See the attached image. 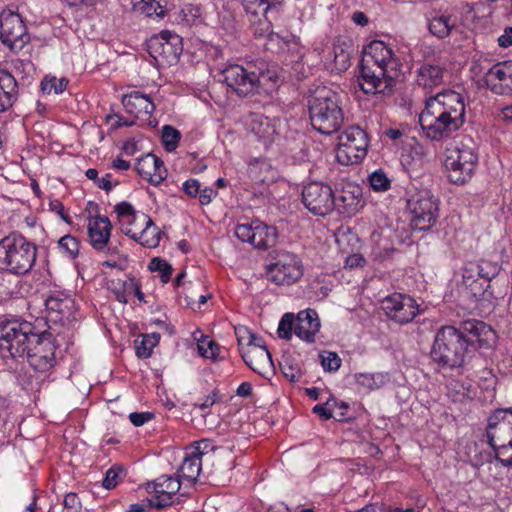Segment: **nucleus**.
Returning <instances> with one entry per match:
<instances>
[{"label": "nucleus", "mask_w": 512, "mask_h": 512, "mask_svg": "<svg viewBox=\"0 0 512 512\" xmlns=\"http://www.w3.org/2000/svg\"><path fill=\"white\" fill-rule=\"evenodd\" d=\"M495 337V332L489 325L475 319L462 322L458 329L443 326L435 335L430 352L431 359L443 368H459L465 362L469 347H490Z\"/></svg>", "instance_id": "nucleus-1"}, {"label": "nucleus", "mask_w": 512, "mask_h": 512, "mask_svg": "<svg viewBox=\"0 0 512 512\" xmlns=\"http://www.w3.org/2000/svg\"><path fill=\"white\" fill-rule=\"evenodd\" d=\"M465 102L461 93L445 90L426 101L419 116L425 135L433 141L450 138L465 123Z\"/></svg>", "instance_id": "nucleus-2"}, {"label": "nucleus", "mask_w": 512, "mask_h": 512, "mask_svg": "<svg viewBox=\"0 0 512 512\" xmlns=\"http://www.w3.org/2000/svg\"><path fill=\"white\" fill-rule=\"evenodd\" d=\"M228 93L240 98L252 97L262 93L268 94L278 82V76L270 70L257 71L254 66L227 63L219 69Z\"/></svg>", "instance_id": "nucleus-3"}, {"label": "nucleus", "mask_w": 512, "mask_h": 512, "mask_svg": "<svg viewBox=\"0 0 512 512\" xmlns=\"http://www.w3.org/2000/svg\"><path fill=\"white\" fill-rule=\"evenodd\" d=\"M352 183L343 178L337 184L336 194L322 182H311L302 190V202L314 215L325 216L336 209L344 218L352 215Z\"/></svg>", "instance_id": "nucleus-4"}, {"label": "nucleus", "mask_w": 512, "mask_h": 512, "mask_svg": "<svg viewBox=\"0 0 512 512\" xmlns=\"http://www.w3.org/2000/svg\"><path fill=\"white\" fill-rule=\"evenodd\" d=\"M310 122L316 131L330 135L343 123V112L337 95L326 86L318 87L308 98Z\"/></svg>", "instance_id": "nucleus-5"}, {"label": "nucleus", "mask_w": 512, "mask_h": 512, "mask_svg": "<svg viewBox=\"0 0 512 512\" xmlns=\"http://www.w3.org/2000/svg\"><path fill=\"white\" fill-rule=\"evenodd\" d=\"M37 257L35 243L13 232L0 240V271L25 275L33 268Z\"/></svg>", "instance_id": "nucleus-6"}, {"label": "nucleus", "mask_w": 512, "mask_h": 512, "mask_svg": "<svg viewBox=\"0 0 512 512\" xmlns=\"http://www.w3.org/2000/svg\"><path fill=\"white\" fill-rule=\"evenodd\" d=\"M40 340L35 324L20 319L0 320V354L3 359L25 358L27 347Z\"/></svg>", "instance_id": "nucleus-7"}, {"label": "nucleus", "mask_w": 512, "mask_h": 512, "mask_svg": "<svg viewBox=\"0 0 512 512\" xmlns=\"http://www.w3.org/2000/svg\"><path fill=\"white\" fill-rule=\"evenodd\" d=\"M488 444L497 460L512 467V408L495 409L488 417L486 427Z\"/></svg>", "instance_id": "nucleus-8"}, {"label": "nucleus", "mask_w": 512, "mask_h": 512, "mask_svg": "<svg viewBox=\"0 0 512 512\" xmlns=\"http://www.w3.org/2000/svg\"><path fill=\"white\" fill-rule=\"evenodd\" d=\"M246 13L253 35L270 42L283 40L273 32L272 22L280 15L284 0H239Z\"/></svg>", "instance_id": "nucleus-9"}, {"label": "nucleus", "mask_w": 512, "mask_h": 512, "mask_svg": "<svg viewBox=\"0 0 512 512\" xmlns=\"http://www.w3.org/2000/svg\"><path fill=\"white\" fill-rule=\"evenodd\" d=\"M478 163L476 145L471 138H464L446 150L444 161L450 182L462 185L468 182Z\"/></svg>", "instance_id": "nucleus-10"}, {"label": "nucleus", "mask_w": 512, "mask_h": 512, "mask_svg": "<svg viewBox=\"0 0 512 512\" xmlns=\"http://www.w3.org/2000/svg\"><path fill=\"white\" fill-rule=\"evenodd\" d=\"M412 215L411 226L415 230L427 231L435 225L439 207L438 200L428 189H421L411 194L407 201Z\"/></svg>", "instance_id": "nucleus-11"}, {"label": "nucleus", "mask_w": 512, "mask_h": 512, "mask_svg": "<svg viewBox=\"0 0 512 512\" xmlns=\"http://www.w3.org/2000/svg\"><path fill=\"white\" fill-rule=\"evenodd\" d=\"M303 276L301 259L294 253L279 251L266 269V277L276 285L290 286Z\"/></svg>", "instance_id": "nucleus-12"}, {"label": "nucleus", "mask_w": 512, "mask_h": 512, "mask_svg": "<svg viewBox=\"0 0 512 512\" xmlns=\"http://www.w3.org/2000/svg\"><path fill=\"white\" fill-rule=\"evenodd\" d=\"M149 53L160 65L176 64L183 52V39L178 34L163 30L148 44Z\"/></svg>", "instance_id": "nucleus-13"}, {"label": "nucleus", "mask_w": 512, "mask_h": 512, "mask_svg": "<svg viewBox=\"0 0 512 512\" xmlns=\"http://www.w3.org/2000/svg\"><path fill=\"white\" fill-rule=\"evenodd\" d=\"M39 337L40 340L33 342V345L27 347L25 358L33 370L44 373L50 370L56 363V345L52 331L39 330Z\"/></svg>", "instance_id": "nucleus-14"}, {"label": "nucleus", "mask_w": 512, "mask_h": 512, "mask_svg": "<svg viewBox=\"0 0 512 512\" xmlns=\"http://www.w3.org/2000/svg\"><path fill=\"white\" fill-rule=\"evenodd\" d=\"M0 39L12 51L21 50L30 37L20 14L11 10L0 13Z\"/></svg>", "instance_id": "nucleus-15"}, {"label": "nucleus", "mask_w": 512, "mask_h": 512, "mask_svg": "<svg viewBox=\"0 0 512 512\" xmlns=\"http://www.w3.org/2000/svg\"><path fill=\"white\" fill-rule=\"evenodd\" d=\"M235 236L242 242L252 244L255 248L266 250L276 244L278 232L276 227L254 220L251 223L237 224Z\"/></svg>", "instance_id": "nucleus-16"}, {"label": "nucleus", "mask_w": 512, "mask_h": 512, "mask_svg": "<svg viewBox=\"0 0 512 512\" xmlns=\"http://www.w3.org/2000/svg\"><path fill=\"white\" fill-rule=\"evenodd\" d=\"M45 312V320L49 331L53 330V326H65L76 319L74 300L62 293L52 294L46 298Z\"/></svg>", "instance_id": "nucleus-17"}, {"label": "nucleus", "mask_w": 512, "mask_h": 512, "mask_svg": "<svg viewBox=\"0 0 512 512\" xmlns=\"http://www.w3.org/2000/svg\"><path fill=\"white\" fill-rule=\"evenodd\" d=\"M386 316L399 324L411 322L419 314V306L411 296L395 293L382 301Z\"/></svg>", "instance_id": "nucleus-18"}, {"label": "nucleus", "mask_w": 512, "mask_h": 512, "mask_svg": "<svg viewBox=\"0 0 512 512\" xmlns=\"http://www.w3.org/2000/svg\"><path fill=\"white\" fill-rule=\"evenodd\" d=\"M364 63L384 68L389 73L396 75L400 66L399 59L393 50L383 41H372L365 49L361 59Z\"/></svg>", "instance_id": "nucleus-19"}, {"label": "nucleus", "mask_w": 512, "mask_h": 512, "mask_svg": "<svg viewBox=\"0 0 512 512\" xmlns=\"http://www.w3.org/2000/svg\"><path fill=\"white\" fill-rule=\"evenodd\" d=\"M395 76L379 66L364 63L362 60L359 63L358 85L365 94L383 92L382 84L391 81Z\"/></svg>", "instance_id": "nucleus-20"}, {"label": "nucleus", "mask_w": 512, "mask_h": 512, "mask_svg": "<svg viewBox=\"0 0 512 512\" xmlns=\"http://www.w3.org/2000/svg\"><path fill=\"white\" fill-rule=\"evenodd\" d=\"M181 481L179 477L174 478L168 475L158 477L147 486L148 492L156 495L150 500L151 507L163 508L172 503V497L180 490Z\"/></svg>", "instance_id": "nucleus-21"}, {"label": "nucleus", "mask_w": 512, "mask_h": 512, "mask_svg": "<svg viewBox=\"0 0 512 512\" xmlns=\"http://www.w3.org/2000/svg\"><path fill=\"white\" fill-rule=\"evenodd\" d=\"M138 217L140 220L138 224H140V228L144 226L143 229H132L131 227H126L122 229V232L144 247L154 248L158 246L161 234L158 227L147 214L140 213Z\"/></svg>", "instance_id": "nucleus-22"}, {"label": "nucleus", "mask_w": 512, "mask_h": 512, "mask_svg": "<svg viewBox=\"0 0 512 512\" xmlns=\"http://www.w3.org/2000/svg\"><path fill=\"white\" fill-rule=\"evenodd\" d=\"M321 322L314 309L302 310L297 314L294 334L306 343H314L319 332Z\"/></svg>", "instance_id": "nucleus-23"}, {"label": "nucleus", "mask_w": 512, "mask_h": 512, "mask_svg": "<svg viewBox=\"0 0 512 512\" xmlns=\"http://www.w3.org/2000/svg\"><path fill=\"white\" fill-rule=\"evenodd\" d=\"M122 104L127 113L141 119H148L155 110L151 97L137 90L123 95Z\"/></svg>", "instance_id": "nucleus-24"}, {"label": "nucleus", "mask_w": 512, "mask_h": 512, "mask_svg": "<svg viewBox=\"0 0 512 512\" xmlns=\"http://www.w3.org/2000/svg\"><path fill=\"white\" fill-rule=\"evenodd\" d=\"M241 357L252 371L261 376H265L274 369L272 356L268 348L242 349Z\"/></svg>", "instance_id": "nucleus-25"}, {"label": "nucleus", "mask_w": 512, "mask_h": 512, "mask_svg": "<svg viewBox=\"0 0 512 512\" xmlns=\"http://www.w3.org/2000/svg\"><path fill=\"white\" fill-rule=\"evenodd\" d=\"M112 224L107 216L90 217L88 222V237L90 244L96 250H103L109 242Z\"/></svg>", "instance_id": "nucleus-26"}, {"label": "nucleus", "mask_w": 512, "mask_h": 512, "mask_svg": "<svg viewBox=\"0 0 512 512\" xmlns=\"http://www.w3.org/2000/svg\"><path fill=\"white\" fill-rule=\"evenodd\" d=\"M501 270V266L498 262L481 260L478 264H470L464 268L463 281L466 286H473L477 284V280L474 279L475 275L485 280L486 282L491 281L495 278Z\"/></svg>", "instance_id": "nucleus-27"}, {"label": "nucleus", "mask_w": 512, "mask_h": 512, "mask_svg": "<svg viewBox=\"0 0 512 512\" xmlns=\"http://www.w3.org/2000/svg\"><path fill=\"white\" fill-rule=\"evenodd\" d=\"M19 87L15 77L7 70L0 69V113L8 111L17 101Z\"/></svg>", "instance_id": "nucleus-28"}, {"label": "nucleus", "mask_w": 512, "mask_h": 512, "mask_svg": "<svg viewBox=\"0 0 512 512\" xmlns=\"http://www.w3.org/2000/svg\"><path fill=\"white\" fill-rule=\"evenodd\" d=\"M445 67L436 62L425 61L417 69V84L424 88H433L443 82Z\"/></svg>", "instance_id": "nucleus-29"}, {"label": "nucleus", "mask_w": 512, "mask_h": 512, "mask_svg": "<svg viewBox=\"0 0 512 512\" xmlns=\"http://www.w3.org/2000/svg\"><path fill=\"white\" fill-rule=\"evenodd\" d=\"M201 16V9L193 4H185L177 7L176 0L173 2V9L167 14V21L181 26L182 28H190Z\"/></svg>", "instance_id": "nucleus-30"}, {"label": "nucleus", "mask_w": 512, "mask_h": 512, "mask_svg": "<svg viewBox=\"0 0 512 512\" xmlns=\"http://www.w3.org/2000/svg\"><path fill=\"white\" fill-rule=\"evenodd\" d=\"M484 80L488 86L496 87L498 84L512 90V61L499 62L484 72Z\"/></svg>", "instance_id": "nucleus-31"}, {"label": "nucleus", "mask_w": 512, "mask_h": 512, "mask_svg": "<svg viewBox=\"0 0 512 512\" xmlns=\"http://www.w3.org/2000/svg\"><path fill=\"white\" fill-rule=\"evenodd\" d=\"M174 0H133L134 10L149 18L164 19L173 9Z\"/></svg>", "instance_id": "nucleus-32"}, {"label": "nucleus", "mask_w": 512, "mask_h": 512, "mask_svg": "<svg viewBox=\"0 0 512 512\" xmlns=\"http://www.w3.org/2000/svg\"><path fill=\"white\" fill-rule=\"evenodd\" d=\"M202 462L196 455L191 452L187 453L178 469L177 476L189 483H195L202 472Z\"/></svg>", "instance_id": "nucleus-33"}, {"label": "nucleus", "mask_w": 512, "mask_h": 512, "mask_svg": "<svg viewBox=\"0 0 512 512\" xmlns=\"http://www.w3.org/2000/svg\"><path fill=\"white\" fill-rule=\"evenodd\" d=\"M389 380L390 377L386 373H360L355 375L359 392L364 393L383 387Z\"/></svg>", "instance_id": "nucleus-34"}, {"label": "nucleus", "mask_w": 512, "mask_h": 512, "mask_svg": "<svg viewBox=\"0 0 512 512\" xmlns=\"http://www.w3.org/2000/svg\"><path fill=\"white\" fill-rule=\"evenodd\" d=\"M454 27L455 21L449 15L435 16L428 24L430 33L439 39L448 37Z\"/></svg>", "instance_id": "nucleus-35"}, {"label": "nucleus", "mask_w": 512, "mask_h": 512, "mask_svg": "<svg viewBox=\"0 0 512 512\" xmlns=\"http://www.w3.org/2000/svg\"><path fill=\"white\" fill-rule=\"evenodd\" d=\"M160 334L151 333L138 337L135 341V352L138 358L147 359L152 355L153 348L159 343Z\"/></svg>", "instance_id": "nucleus-36"}, {"label": "nucleus", "mask_w": 512, "mask_h": 512, "mask_svg": "<svg viewBox=\"0 0 512 512\" xmlns=\"http://www.w3.org/2000/svg\"><path fill=\"white\" fill-rule=\"evenodd\" d=\"M114 211L117 213L121 224V230L123 228L130 227L132 224H138L140 222L138 216L141 212H137L132 204L127 201H122L115 205Z\"/></svg>", "instance_id": "nucleus-37"}, {"label": "nucleus", "mask_w": 512, "mask_h": 512, "mask_svg": "<svg viewBox=\"0 0 512 512\" xmlns=\"http://www.w3.org/2000/svg\"><path fill=\"white\" fill-rule=\"evenodd\" d=\"M197 349L198 353L201 357L206 359H211L213 361H218L220 346L214 340H209L208 336L201 335L199 339H197Z\"/></svg>", "instance_id": "nucleus-38"}, {"label": "nucleus", "mask_w": 512, "mask_h": 512, "mask_svg": "<svg viewBox=\"0 0 512 512\" xmlns=\"http://www.w3.org/2000/svg\"><path fill=\"white\" fill-rule=\"evenodd\" d=\"M280 369L285 378L291 382H297L302 377V371L298 361L291 355H284L280 362Z\"/></svg>", "instance_id": "nucleus-39"}, {"label": "nucleus", "mask_w": 512, "mask_h": 512, "mask_svg": "<svg viewBox=\"0 0 512 512\" xmlns=\"http://www.w3.org/2000/svg\"><path fill=\"white\" fill-rule=\"evenodd\" d=\"M333 407L341 409H350L349 403L339 400L335 397H330L324 404H318L313 407V413L317 414L321 418L328 420L332 418Z\"/></svg>", "instance_id": "nucleus-40"}, {"label": "nucleus", "mask_w": 512, "mask_h": 512, "mask_svg": "<svg viewBox=\"0 0 512 512\" xmlns=\"http://www.w3.org/2000/svg\"><path fill=\"white\" fill-rule=\"evenodd\" d=\"M154 163H160V158L152 153H148L145 156L138 159L136 164V171L145 180H148L152 184L153 167Z\"/></svg>", "instance_id": "nucleus-41"}, {"label": "nucleus", "mask_w": 512, "mask_h": 512, "mask_svg": "<svg viewBox=\"0 0 512 512\" xmlns=\"http://www.w3.org/2000/svg\"><path fill=\"white\" fill-rule=\"evenodd\" d=\"M350 141H352V134L347 131L339 137V143L336 148V160L343 166L352 164Z\"/></svg>", "instance_id": "nucleus-42"}, {"label": "nucleus", "mask_w": 512, "mask_h": 512, "mask_svg": "<svg viewBox=\"0 0 512 512\" xmlns=\"http://www.w3.org/2000/svg\"><path fill=\"white\" fill-rule=\"evenodd\" d=\"M354 150L356 154H354V163L361 162L366 154L369 146V139L367 133L361 129L359 126L354 125Z\"/></svg>", "instance_id": "nucleus-43"}, {"label": "nucleus", "mask_w": 512, "mask_h": 512, "mask_svg": "<svg viewBox=\"0 0 512 512\" xmlns=\"http://www.w3.org/2000/svg\"><path fill=\"white\" fill-rule=\"evenodd\" d=\"M80 243L76 237L67 234L58 241V249L70 259H75L79 254Z\"/></svg>", "instance_id": "nucleus-44"}, {"label": "nucleus", "mask_w": 512, "mask_h": 512, "mask_svg": "<svg viewBox=\"0 0 512 512\" xmlns=\"http://www.w3.org/2000/svg\"><path fill=\"white\" fill-rule=\"evenodd\" d=\"M161 139L165 150L168 152H172L177 148L178 143L181 139V134L173 126L165 125L162 128Z\"/></svg>", "instance_id": "nucleus-45"}, {"label": "nucleus", "mask_w": 512, "mask_h": 512, "mask_svg": "<svg viewBox=\"0 0 512 512\" xmlns=\"http://www.w3.org/2000/svg\"><path fill=\"white\" fill-rule=\"evenodd\" d=\"M67 85L66 78L45 77L41 82V89L44 93L50 94L53 91L55 94H61L66 90Z\"/></svg>", "instance_id": "nucleus-46"}, {"label": "nucleus", "mask_w": 512, "mask_h": 512, "mask_svg": "<svg viewBox=\"0 0 512 512\" xmlns=\"http://www.w3.org/2000/svg\"><path fill=\"white\" fill-rule=\"evenodd\" d=\"M296 322L292 313H285L278 325V336L285 340H290L294 333Z\"/></svg>", "instance_id": "nucleus-47"}, {"label": "nucleus", "mask_w": 512, "mask_h": 512, "mask_svg": "<svg viewBox=\"0 0 512 512\" xmlns=\"http://www.w3.org/2000/svg\"><path fill=\"white\" fill-rule=\"evenodd\" d=\"M149 269L151 271L159 272L161 281L168 283L173 272L172 266L161 258L155 257L149 263Z\"/></svg>", "instance_id": "nucleus-48"}, {"label": "nucleus", "mask_w": 512, "mask_h": 512, "mask_svg": "<svg viewBox=\"0 0 512 512\" xmlns=\"http://www.w3.org/2000/svg\"><path fill=\"white\" fill-rule=\"evenodd\" d=\"M351 233V227L346 224H342L335 232V241L339 246V249L344 253H348V248L350 247L352 239Z\"/></svg>", "instance_id": "nucleus-49"}, {"label": "nucleus", "mask_w": 512, "mask_h": 512, "mask_svg": "<svg viewBox=\"0 0 512 512\" xmlns=\"http://www.w3.org/2000/svg\"><path fill=\"white\" fill-rule=\"evenodd\" d=\"M216 446L213 444V441L210 439H202L195 443L193 446L191 453L196 455L202 461H208L211 457L210 452L214 451Z\"/></svg>", "instance_id": "nucleus-50"}, {"label": "nucleus", "mask_w": 512, "mask_h": 512, "mask_svg": "<svg viewBox=\"0 0 512 512\" xmlns=\"http://www.w3.org/2000/svg\"><path fill=\"white\" fill-rule=\"evenodd\" d=\"M371 187L376 191H386L390 188V180L382 170H377L369 176Z\"/></svg>", "instance_id": "nucleus-51"}, {"label": "nucleus", "mask_w": 512, "mask_h": 512, "mask_svg": "<svg viewBox=\"0 0 512 512\" xmlns=\"http://www.w3.org/2000/svg\"><path fill=\"white\" fill-rule=\"evenodd\" d=\"M334 62L339 70H347L351 65V54L341 46L334 47Z\"/></svg>", "instance_id": "nucleus-52"}, {"label": "nucleus", "mask_w": 512, "mask_h": 512, "mask_svg": "<svg viewBox=\"0 0 512 512\" xmlns=\"http://www.w3.org/2000/svg\"><path fill=\"white\" fill-rule=\"evenodd\" d=\"M122 472L123 469L120 466L114 465L109 468L102 482L103 487L108 490L115 488L119 483L120 474Z\"/></svg>", "instance_id": "nucleus-53"}, {"label": "nucleus", "mask_w": 512, "mask_h": 512, "mask_svg": "<svg viewBox=\"0 0 512 512\" xmlns=\"http://www.w3.org/2000/svg\"><path fill=\"white\" fill-rule=\"evenodd\" d=\"M321 365L325 371H336L340 368L341 359L335 352H324L320 355Z\"/></svg>", "instance_id": "nucleus-54"}, {"label": "nucleus", "mask_w": 512, "mask_h": 512, "mask_svg": "<svg viewBox=\"0 0 512 512\" xmlns=\"http://www.w3.org/2000/svg\"><path fill=\"white\" fill-rule=\"evenodd\" d=\"M82 504L79 496L70 492L64 496L63 499V512H81Z\"/></svg>", "instance_id": "nucleus-55"}, {"label": "nucleus", "mask_w": 512, "mask_h": 512, "mask_svg": "<svg viewBox=\"0 0 512 512\" xmlns=\"http://www.w3.org/2000/svg\"><path fill=\"white\" fill-rule=\"evenodd\" d=\"M235 335L237 338L239 352L241 353L242 349H246L249 346L250 339H252L253 332L249 330L246 326H238L235 327Z\"/></svg>", "instance_id": "nucleus-56"}, {"label": "nucleus", "mask_w": 512, "mask_h": 512, "mask_svg": "<svg viewBox=\"0 0 512 512\" xmlns=\"http://www.w3.org/2000/svg\"><path fill=\"white\" fill-rule=\"evenodd\" d=\"M200 182L197 179H188L182 184V189L184 193L191 197L196 198L200 192Z\"/></svg>", "instance_id": "nucleus-57"}, {"label": "nucleus", "mask_w": 512, "mask_h": 512, "mask_svg": "<svg viewBox=\"0 0 512 512\" xmlns=\"http://www.w3.org/2000/svg\"><path fill=\"white\" fill-rule=\"evenodd\" d=\"M153 176L152 185H159L162 183L167 177V170L164 166V162L160 159V163H154L153 167Z\"/></svg>", "instance_id": "nucleus-58"}, {"label": "nucleus", "mask_w": 512, "mask_h": 512, "mask_svg": "<svg viewBox=\"0 0 512 512\" xmlns=\"http://www.w3.org/2000/svg\"><path fill=\"white\" fill-rule=\"evenodd\" d=\"M11 67L17 73L27 74L33 68V63L29 59H13L11 60Z\"/></svg>", "instance_id": "nucleus-59"}, {"label": "nucleus", "mask_w": 512, "mask_h": 512, "mask_svg": "<svg viewBox=\"0 0 512 512\" xmlns=\"http://www.w3.org/2000/svg\"><path fill=\"white\" fill-rule=\"evenodd\" d=\"M127 281H118L117 286H115L112 291L115 295V299L123 304H126L128 302L127 296L130 295L128 293V289L126 287Z\"/></svg>", "instance_id": "nucleus-60"}, {"label": "nucleus", "mask_w": 512, "mask_h": 512, "mask_svg": "<svg viewBox=\"0 0 512 512\" xmlns=\"http://www.w3.org/2000/svg\"><path fill=\"white\" fill-rule=\"evenodd\" d=\"M151 412H132L129 414V420L134 426H142L153 418Z\"/></svg>", "instance_id": "nucleus-61"}, {"label": "nucleus", "mask_w": 512, "mask_h": 512, "mask_svg": "<svg viewBox=\"0 0 512 512\" xmlns=\"http://www.w3.org/2000/svg\"><path fill=\"white\" fill-rule=\"evenodd\" d=\"M217 195V191H215L211 187H205L204 189H200L198 194L199 202L202 205H208L212 202L213 198Z\"/></svg>", "instance_id": "nucleus-62"}, {"label": "nucleus", "mask_w": 512, "mask_h": 512, "mask_svg": "<svg viewBox=\"0 0 512 512\" xmlns=\"http://www.w3.org/2000/svg\"><path fill=\"white\" fill-rule=\"evenodd\" d=\"M127 289H128V293L131 295H135L137 297V299L139 301H144V293L141 291V288H140V285L134 280V279H129L127 281V285H126Z\"/></svg>", "instance_id": "nucleus-63"}, {"label": "nucleus", "mask_w": 512, "mask_h": 512, "mask_svg": "<svg viewBox=\"0 0 512 512\" xmlns=\"http://www.w3.org/2000/svg\"><path fill=\"white\" fill-rule=\"evenodd\" d=\"M501 47L507 48L512 45V27H507L504 33L498 38Z\"/></svg>", "instance_id": "nucleus-64"}]
</instances>
